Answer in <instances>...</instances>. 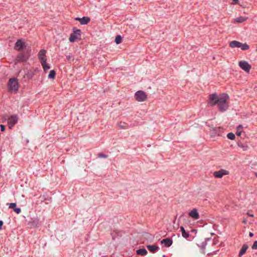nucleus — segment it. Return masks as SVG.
<instances>
[{
  "instance_id": "f257e3e1",
  "label": "nucleus",
  "mask_w": 257,
  "mask_h": 257,
  "mask_svg": "<svg viewBox=\"0 0 257 257\" xmlns=\"http://www.w3.org/2000/svg\"><path fill=\"white\" fill-rule=\"evenodd\" d=\"M229 96L227 94L223 93L219 96L218 101L217 104L218 106L219 110L224 111L228 107V104L227 100L228 99Z\"/></svg>"
},
{
  "instance_id": "f03ea898",
  "label": "nucleus",
  "mask_w": 257,
  "mask_h": 257,
  "mask_svg": "<svg viewBox=\"0 0 257 257\" xmlns=\"http://www.w3.org/2000/svg\"><path fill=\"white\" fill-rule=\"evenodd\" d=\"M19 83L16 78H10L8 83V89L11 92H17L19 89Z\"/></svg>"
},
{
  "instance_id": "7ed1b4c3",
  "label": "nucleus",
  "mask_w": 257,
  "mask_h": 257,
  "mask_svg": "<svg viewBox=\"0 0 257 257\" xmlns=\"http://www.w3.org/2000/svg\"><path fill=\"white\" fill-rule=\"evenodd\" d=\"M73 32L70 34L69 37V41L71 42H74L76 40L80 39L81 35V31L80 29H77L76 28L73 29Z\"/></svg>"
},
{
  "instance_id": "20e7f679",
  "label": "nucleus",
  "mask_w": 257,
  "mask_h": 257,
  "mask_svg": "<svg viewBox=\"0 0 257 257\" xmlns=\"http://www.w3.org/2000/svg\"><path fill=\"white\" fill-rule=\"evenodd\" d=\"M135 98L138 101H144L147 99L146 93L142 90L138 91L135 93Z\"/></svg>"
},
{
  "instance_id": "39448f33",
  "label": "nucleus",
  "mask_w": 257,
  "mask_h": 257,
  "mask_svg": "<svg viewBox=\"0 0 257 257\" xmlns=\"http://www.w3.org/2000/svg\"><path fill=\"white\" fill-rule=\"evenodd\" d=\"M219 97L217 96L216 93H213L210 94L209 97L208 104L212 106L217 104Z\"/></svg>"
},
{
  "instance_id": "423d86ee",
  "label": "nucleus",
  "mask_w": 257,
  "mask_h": 257,
  "mask_svg": "<svg viewBox=\"0 0 257 257\" xmlns=\"http://www.w3.org/2000/svg\"><path fill=\"white\" fill-rule=\"evenodd\" d=\"M238 65L242 70L246 72H249L251 69V66L248 64L247 62L245 61H240L238 63Z\"/></svg>"
},
{
  "instance_id": "0eeeda50",
  "label": "nucleus",
  "mask_w": 257,
  "mask_h": 257,
  "mask_svg": "<svg viewBox=\"0 0 257 257\" xmlns=\"http://www.w3.org/2000/svg\"><path fill=\"white\" fill-rule=\"evenodd\" d=\"M229 172L225 170L221 169L218 171H215L213 173V176L216 178H221L223 175H228Z\"/></svg>"
},
{
  "instance_id": "6e6552de",
  "label": "nucleus",
  "mask_w": 257,
  "mask_h": 257,
  "mask_svg": "<svg viewBox=\"0 0 257 257\" xmlns=\"http://www.w3.org/2000/svg\"><path fill=\"white\" fill-rule=\"evenodd\" d=\"M46 50L45 49L41 50L38 53V58L40 62L44 63L45 61H47L46 58Z\"/></svg>"
},
{
  "instance_id": "1a4fd4ad",
  "label": "nucleus",
  "mask_w": 257,
  "mask_h": 257,
  "mask_svg": "<svg viewBox=\"0 0 257 257\" xmlns=\"http://www.w3.org/2000/svg\"><path fill=\"white\" fill-rule=\"evenodd\" d=\"M18 119V118L17 115H12L9 118L8 122L10 128H11L14 124L17 123Z\"/></svg>"
},
{
  "instance_id": "9d476101",
  "label": "nucleus",
  "mask_w": 257,
  "mask_h": 257,
  "mask_svg": "<svg viewBox=\"0 0 257 257\" xmlns=\"http://www.w3.org/2000/svg\"><path fill=\"white\" fill-rule=\"evenodd\" d=\"M75 20L78 21L83 25L87 24L90 21V18L88 17H83L82 18L77 17L75 18Z\"/></svg>"
},
{
  "instance_id": "9b49d317",
  "label": "nucleus",
  "mask_w": 257,
  "mask_h": 257,
  "mask_svg": "<svg viewBox=\"0 0 257 257\" xmlns=\"http://www.w3.org/2000/svg\"><path fill=\"white\" fill-rule=\"evenodd\" d=\"M189 215L195 219H198L199 218L198 212L196 208H194L190 211Z\"/></svg>"
},
{
  "instance_id": "f8f14e48",
  "label": "nucleus",
  "mask_w": 257,
  "mask_h": 257,
  "mask_svg": "<svg viewBox=\"0 0 257 257\" xmlns=\"http://www.w3.org/2000/svg\"><path fill=\"white\" fill-rule=\"evenodd\" d=\"M161 242V243L165 244L166 246L169 247L172 244L173 241L171 239L167 238L162 240Z\"/></svg>"
},
{
  "instance_id": "ddd939ff",
  "label": "nucleus",
  "mask_w": 257,
  "mask_h": 257,
  "mask_svg": "<svg viewBox=\"0 0 257 257\" xmlns=\"http://www.w3.org/2000/svg\"><path fill=\"white\" fill-rule=\"evenodd\" d=\"M118 125L119 127L121 129H127L130 127H133L134 126V125L133 124H131L130 125H129L125 122L121 121L118 123Z\"/></svg>"
},
{
  "instance_id": "4468645a",
  "label": "nucleus",
  "mask_w": 257,
  "mask_h": 257,
  "mask_svg": "<svg viewBox=\"0 0 257 257\" xmlns=\"http://www.w3.org/2000/svg\"><path fill=\"white\" fill-rule=\"evenodd\" d=\"M248 248V246L246 244H244L239 252L238 256L241 257L245 253Z\"/></svg>"
},
{
  "instance_id": "2eb2a0df",
  "label": "nucleus",
  "mask_w": 257,
  "mask_h": 257,
  "mask_svg": "<svg viewBox=\"0 0 257 257\" xmlns=\"http://www.w3.org/2000/svg\"><path fill=\"white\" fill-rule=\"evenodd\" d=\"M241 43L237 41H232L230 42L229 46L231 48H239Z\"/></svg>"
},
{
  "instance_id": "dca6fc26",
  "label": "nucleus",
  "mask_w": 257,
  "mask_h": 257,
  "mask_svg": "<svg viewBox=\"0 0 257 257\" xmlns=\"http://www.w3.org/2000/svg\"><path fill=\"white\" fill-rule=\"evenodd\" d=\"M31 224L34 227H39L41 225V223L38 218H34L32 220Z\"/></svg>"
},
{
  "instance_id": "f3484780",
  "label": "nucleus",
  "mask_w": 257,
  "mask_h": 257,
  "mask_svg": "<svg viewBox=\"0 0 257 257\" xmlns=\"http://www.w3.org/2000/svg\"><path fill=\"white\" fill-rule=\"evenodd\" d=\"M24 45V43L21 40H18L15 44V47H18V50H22Z\"/></svg>"
},
{
  "instance_id": "a211bd4d",
  "label": "nucleus",
  "mask_w": 257,
  "mask_h": 257,
  "mask_svg": "<svg viewBox=\"0 0 257 257\" xmlns=\"http://www.w3.org/2000/svg\"><path fill=\"white\" fill-rule=\"evenodd\" d=\"M211 238H206L205 239V240L203 241L200 245L197 244L198 246L203 250H204L205 248V247L207 245V241L210 240Z\"/></svg>"
},
{
  "instance_id": "6ab92c4d",
  "label": "nucleus",
  "mask_w": 257,
  "mask_h": 257,
  "mask_svg": "<svg viewBox=\"0 0 257 257\" xmlns=\"http://www.w3.org/2000/svg\"><path fill=\"white\" fill-rule=\"evenodd\" d=\"M248 19L247 17L240 16L239 17H237L235 18L234 20V22L237 23H241L244 21H245Z\"/></svg>"
},
{
  "instance_id": "aec40b11",
  "label": "nucleus",
  "mask_w": 257,
  "mask_h": 257,
  "mask_svg": "<svg viewBox=\"0 0 257 257\" xmlns=\"http://www.w3.org/2000/svg\"><path fill=\"white\" fill-rule=\"evenodd\" d=\"M148 249L152 252H154L159 249V247L155 245H147Z\"/></svg>"
},
{
  "instance_id": "412c9836",
  "label": "nucleus",
  "mask_w": 257,
  "mask_h": 257,
  "mask_svg": "<svg viewBox=\"0 0 257 257\" xmlns=\"http://www.w3.org/2000/svg\"><path fill=\"white\" fill-rule=\"evenodd\" d=\"M27 57L24 55L20 54L17 57V60L18 61L25 62L27 61Z\"/></svg>"
},
{
  "instance_id": "4be33fe9",
  "label": "nucleus",
  "mask_w": 257,
  "mask_h": 257,
  "mask_svg": "<svg viewBox=\"0 0 257 257\" xmlns=\"http://www.w3.org/2000/svg\"><path fill=\"white\" fill-rule=\"evenodd\" d=\"M180 230L182 232V235L183 237L187 238L190 236V234L188 232H186L183 226L180 227Z\"/></svg>"
},
{
  "instance_id": "5701e85b",
  "label": "nucleus",
  "mask_w": 257,
  "mask_h": 257,
  "mask_svg": "<svg viewBox=\"0 0 257 257\" xmlns=\"http://www.w3.org/2000/svg\"><path fill=\"white\" fill-rule=\"evenodd\" d=\"M136 252L137 254L141 255H145L147 254L148 252L147 250L145 248H140L137 249Z\"/></svg>"
},
{
  "instance_id": "b1692460",
  "label": "nucleus",
  "mask_w": 257,
  "mask_h": 257,
  "mask_svg": "<svg viewBox=\"0 0 257 257\" xmlns=\"http://www.w3.org/2000/svg\"><path fill=\"white\" fill-rule=\"evenodd\" d=\"M242 128V125L241 124L237 126V128H236V134L237 136H240L241 135V134L242 132V130H241Z\"/></svg>"
},
{
  "instance_id": "393cba45",
  "label": "nucleus",
  "mask_w": 257,
  "mask_h": 257,
  "mask_svg": "<svg viewBox=\"0 0 257 257\" xmlns=\"http://www.w3.org/2000/svg\"><path fill=\"white\" fill-rule=\"evenodd\" d=\"M55 75H56V72L55 71V70H51L49 72V74L48 75V78H51V79H54L55 77Z\"/></svg>"
},
{
  "instance_id": "a878e982",
  "label": "nucleus",
  "mask_w": 257,
  "mask_h": 257,
  "mask_svg": "<svg viewBox=\"0 0 257 257\" xmlns=\"http://www.w3.org/2000/svg\"><path fill=\"white\" fill-rule=\"evenodd\" d=\"M239 48L242 50H246L249 48V47L246 43L242 44L241 43V46Z\"/></svg>"
},
{
  "instance_id": "bb28decb",
  "label": "nucleus",
  "mask_w": 257,
  "mask_h": 257,
  "mask_svg": "<svg viewBox=\"0 0 257 257\" xmlns=\"http://www.w3.org/2000/svg\"><path fill=\"white\" fill-rule=\"evenodd\" d=\"M41 65L43 67V68L44 69V71H46L48 69H49L50 67V66L47 63L46 61H45L44 63L43 62L41 63Z\"/></svg>"
},
{
  "instance_id": "cd10ccee",
  "label": "nucleus",
  "mask_w": 257,
  "mask_h": 257,
  "mask_svg": "<svg viewBox=\"0 0 257 257\" xmlns=\"http://www.w3.org/2000/svg\"><path fill=\"white\" fill-rule=\"evenodd\" d=\"M122 38L120 35H117L115 39V42L116 44H118L121 43Z\"/></svg>"
},
{
  "instance_id": "c85d7f7f",
  "label": "nucleus",
  "mask_w": 257,
  "mask_h": 257,
  "mask_svg": "<svg viewBox=\"0 0 257 257\" xmlns=\"http://www.w3.org/2000/svg\"><path fill=\"white\" fill-rule=\"evenodd\" d=\"M227 137L228 139H230V140H234V139L235 138V135L233 133H229L227 134Z\"/></svg>"
},
{
  "instance_id": "c756f323",
  "label": "nucleus",
  "mask_w": 257,
  "mask_h": 257,
  "mask_svg": "<svg viewBox=\"0 0 257 257\" xmlns=\"http://www.w3.org/2000/svg\"><path fill=\"white\" fill-rule=\"evenodd\" d=\"M98 157L101 158H107L108 156L102 153H99L98 154Z\"/></svg>"
},
{
  "instance_id": "7c9ffc66",
  "label": "nucleus",
  "mask_w": 257,
  "mask_h": 257,
  "mask_svg": "<svg viewBox=\"0 0 257 257\" xmlns=\"http://www.w3.org/2000/svg\"><path fill=\"white\" fill-rule=\"evenodd\" d=\"M16 203H11L9 204V208H16Z\"/></svg>"
},
{
  "instance_id": "2f4dec72",
  "label": "nucleus",
  "mask_w": 257,
  "mask_h": 257,
  "mask_svg": "<svg viewBox=\"0 0 257 257\" xmlns=\"http://www.w3.org/2000/svg\"><path fill=\"white\" fill-rule=\"evenodd\" d=\"M252 249H257V241H255L252 246Z\"/></svg>"
},
{
  "instance_id": "473e14b6",
  "label": "nucleus",
  "mask_w": 257,
  "mask_h": 257,
  "mask_svg": "<svg viewBox=\"0 0 257 257\" xmlns=\"http://www.w3.org/2000/svg\"><path fill=\"white\" fill-rule=\"evenodd\" d=\"M17 214H19L21 212L20 208H15L14 210Z\"/></svg>"
},
{
  "instance_id": "72a5a7b5",
  "label": "nucleus",
  "mask_w": 257,
  "mask_h": 257,
  "mask_svg": "<svg viewBox=\"0 0 257 257\" xmlns=\"http://www.w3.org/2000/svg\"><path fill=\"white\" fill-rule=\"evenodd\" d=\"M72 55H68V56H66V59H67L68 61H71V60H72Z\"/></svg>"
},
{
  "instance_id": "f704fd0d",
  "label": "nucleus",
  "mask_w": 257,
  "mask_h": 257,
  "mask_svg": "<svg viewBox=\"0 0 257 257\" xmlns=\"http://www.w3.org/2000/svg\"><path fill=\"white\" fill-rule=\"evenodd\" d=\"M1 130L2 132H4L5 130V126L3 124L0 125Z\"/></svg>"
},
{
  "instance_id": "c9c22d12",
  "label": "nucleus",
  "mask_w": 257,
  "mask_h": 257,
  "mask_svg": "<svg viewBox=\"0 0 257 257\" xmlns=\"http://www.w3.org/2000/svg\"><path fill=\"white\" fill-rule=\"evenodd\" d=\"M3 224V221L2 220H0V230L2 229V226Z\"/></svg>"
},
{
  "instance_id": "e433bc0d",
  "label": "nucleus",
  "mask_w": 257,
  "mask_h": 257,
  "mask_svg": "<svg viewBox=\"0 0 257 257\" xmlns=\"http://www.w3.org/2000/svg\"><path fill=\"white\" fill-rule=\"evenodd\" d=\"M249 236L250 237H252L253 236V233L252 232H250L249 233Z\"/></svg>"
},
{
  "instance_id": "4c0bfd02",
  "label": "nucleus",
  "mask_w": 257,
  "mask_h": 257,
  "mask_svg": "<svg viewBox=\"0 0 257 257\" xmlns=\"http://www.w3.org/2000/svg\"><path fill=\"white\" fill-rule=\"evenodd\" d=\"M247 214L248 215V216H251V217H253V215L252 214H250L249 213H247Z\"/></svg>"
},
{
  "instance_id": "58836bf2",
  "label": "nucleus",
  "mask_w": 257,
  "mask_h": 257,
  "mask_svg": "<svg viewBox=\"0 0 257 257\" xmlns=\"http://www.w3.org/2000/svg\"><path fill=\"white\" fill-rule=\"evenodd\" d=\"M232 1L234 2V3H233V4H236L237 3L238 0H232Z\"/></svg>"
},
{
  "instance_id": "ea45409f",
  "label": "nucleus",
  "mask_w": 257,
  "mask_h": 257,
  "mask_svg": "<svg viewBox=\"0 0 257 257\" xmlns=\"http://www.w3.org/2000/svg\"><path fill=\"white\" fill-rule=\"evenodd\" d=\"M255 176H256V177H257V173H255Z\"/></svg>"
},
{
  "instance_id": "a19ab883",
  "label": "nucleus",
  "mask_w": 257,
  "mask_h": 257,
  "mask_svg": "<svg viewBox=\"0 0 257 257\" xmlns=\"http://www.w3.org/2000/svg\"><path fill=\"white\" fill-rule=\"evenodd\" d=\"M256 51H257V49H256Z\"/></svg>"
}]
</instances>
